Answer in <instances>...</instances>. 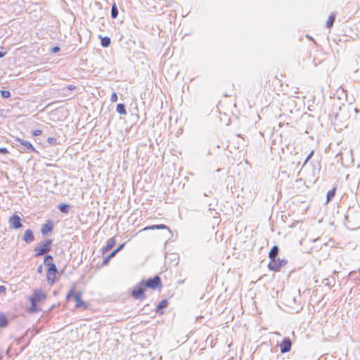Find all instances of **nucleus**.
Here are the masks:
<instances>
[{
	"label": "nucleus",
	"mask_w": 360,
	"mask_h": 360,
	"mask_svg": "<svg viewBox=\"0 0 360 360\" xmlns=\"http://www.w3.org/2000/svg\"><path fill=\"white\" fill-rule=\"evenodd\" d=\"M345 225L348 229L355 230L360 227V207H349L345 214Z\"/></svg>",
	"instance_id": "obj_1"
},
{
	"label": "nucleus",
	"mask_w": 360,
	"mask_h": 360,
	"mask_svg": "<svg viewBox=\"0 0 360 360\" xmlns=\"http://www.w3.org/2000/svg\"><path fill=\"white\" fill-rule=\"evenodd\" d=\"M46 299V295L41 289L34 290L32 295L29 298L30 306L28 309V311L31 314L40 311L41 309L37 305V304L44 302Z\"/></svg>",
	"instance_id": "obj_2"
},
{
	"label": "nucleus",
	"mask_w": 360,
	"mask_h": 360,
	"mask_svg": "<svg viewBox=\"0 0 360 360\" xmlns=\"http://www.w3.org/2000/svg\"><path fill=\"white\" fill-rule=\"evenodd\" d=\"M53 240L51 239H46L44 242L38 243L34 250V257H39L44 255H47L51 250V245Z\"/></svg>",
	"instance_id": "obj_3"
},
{
	"label": "nucleus",
	"mask_w": 360,
	"mask_h": 360,
	"mask_svg": "<svg viewBox=\"0 0 360 360\" xmlns=\"http://www.w3.org/2000/svg\"><path fill=\"white\" fill-rule=\"evenodd\" d=\"M17 146L19 148V150L21 152L24 153H38V151L35 149V148L32 146V144L20 138H16L15 139Z\"/></svg>",
	"instance_id": "obj_4"
},
{
	"label": "nucleus",
	"mask_w": 360,
	"mask_h": 360,
	"mask_svg": "<svg viewBox=\"0 0 360 360\" xmlns=\"http://www.w3.org/2000/svg\"><path fill=\"white\" fill-rule=\"evenodd\" d=\"M145 288L143 283L141 281L138 283L131 291V296L136 300H142L146 299V295H145Z\"/></svg>",
	"instance_id": "obj_5"
},
{
	"label": "nucleus",
	"mask_w": 360,
	"mask_h": 360,
	"mask_svg": "<svg viewBox=\"0 0 360 360\" xmlns=\"http://www.w3.org/2000/svg\"><path fill=\"white\" fill-rule=\"evenodd\" d=\"M141 282L143 283L145 288H150L153 290H155L162 286L161 278L159 276H155L153 278H149L146 281L143 280Z\"/></svg>",
	"instance_id": "obj_6"
},
{
	"label": "nucleus",
	"mask_w": 360,
	"mask_h": 360,
	"mask_svg": "<svg viewBox=\"0 0 360 360\" xmlns=\"http://www.w3.org/2000/svg\"><path fill=\"white\" fill-rule=\"evenodd\" d=\"M288 262L286 259L276 258L270 261L268 264V268L273 271H279L281 268L285 266Z\"/></svg>",
	"instance_id": "obj_7"
},
{
	"label": "nucleus",
	"mask_w": 360,
	"mask_h": 360,
	"mask_svg": "<svg viewBox=\"0 0 360 360\" xmlns=\"http://www.w3.org/2000/svg\"><path fill=\"white\" fill-rule=\"evenodd\" d=\"M58 272L56 264L48 267L46 271V280L49 285H51L55 283L56 275Z\"/></svg>",
	"instance_id": "obj_8"
},
{
	"label": "nucleus",
	"mask_w": 360,
	"mask_h": 360,
	"mask_svg": "<svg viewBox=\"0 0 360 360\" xmlns=\"http://www.w3.org/2000/svg\"><path fill=\"white\" fill-rule=\"evenodd\" d=\"M82 291H77L75 294V307L83 308L86 309L89 307V304L82 300Z\"/></svg>",
	"instance_id": "obj_9"
},
{
	"label": "nucleus",
	"mask_w": 360,
	"mask_h": 360,
	"mask_svg": "<svg viewBox=\"0 0 360 360\" xmlns=\"http://www.w3.org/2000/svg\"><path fill=\"white\" fill-rule=\"evenodd\" d=\"M21 221V218L18 214L12 215L8 219L10 228L13 229H20L22 226Z\"/></svg>",
	"instance_id": "obj_10"
},
{
	"label": "nucleus",
	"mask_w": 360,
	"mask_h": 360,
	"mask_svg": "<svg viewBox=\"0 0 360 360\" xmlns=\"http://www.w3.org/2000/svg\"><path fill=\"white\" fill-rule=\"evenodd\" d=\"M292 347V341L290 338H284L281 344H280V349L282 354H285L290 351Z\"/></svg>",
	"instance_id": "obj_11"
},
{
	"label": "nucleus",
	"mask_w": 360,
	"mask_h": 360,
	"mask_svg": "<svg viewBox=\"0 0 360 360\" xmlns=\"http://www.w3.org/2000/svg\"><path fill=\"white\" fill-rule=\"evenodd\" d=\"M54 224L53 222L49 219L46 221L45 224H44L41 229V233L43 236L47 235L49 232H51L53 229Z\"/></svg>",
	"instance_id": "obj_12"
},
{
	"label": "nucleus",
	"mask_w": 360,
	"mask_h": 360,
	"mask_svg": "<svg viewBox=\"0 0 360 360\" xmlns=\"http://www.w3.org/2000/svg\"><path fill=\"white\" fill-rule=\"evenodd\" d=\"M22 240L27 243H30L34 240L33 231L31 229H27L22 236Z\"/></svg>",
	"instance_id": "obj_13"
},
{
	"label": "nucleus",
	"mask_w": 360,
	"mask_h": 360,
	"mask_svg": "<svg viewBox=\"0 0 360 360\" xmlns=\"http://www.w3.org/2000/svg\"><path fill=\"white\" fill-rule=\"evenodd\" d=\"M116 244V240L114 237L110 238L108 240L107 244L103 247L102 248V252L103 254H105L108 252H109Z\"/></svg>",
	"instance_id": "obj_14"
},
{
	"label": "nucleus",
	"mask_w": 360,
	"mask_h": 360,
	"mask_svg": "<svg viewBox=\"0 0 360 360\" xmlns=\"http://www.w3.org/2000/svg\"><path fill=\"white\" fill-rule=\"evenodd\" d=\"M278 252V247L277 245H274L269 252V258L270 259V261L277 258Z\"/></svg>",
	"instance_id": "obj_15"
},
{
	"label": "nucleus",
	"mask_w": 360,
	"mask_h": 360,
	"mask_svg": "<svg viewBox=\"0 0 360 360\" xmlns=\"http://www.w3.org/2000/svg\"><path fill=\"white\" fill-rule=\"evenodd\" d=\"M168 305V301L167 300H162L157 306L156 307V313L162 314L163 311L162 309L166 308Z\"/></svg>",
	"instance_id": "obj_16"
},
{
	"label": "nucleus",
	"mask_w": 360,
	"mask_h": 360,
	"mask_svg": "<svg viewBox=\"0 0 360 360\" xmlns=\"http://www.w3.org/2000/svg\"><path fill=\"white\" fill-rule=\"evenodd\" d=\"M99 38L101 39V45L103 48H107V47H108L110 45L111 39H110V37H101L100 35Z\"/></svg>",
	"instance_id": "obj_17"
},
{
	"label": "nucleus",
	"mask_w": 360,
	"mask_h": 360,
	"mask_svg": "<svg viewBox=\"0 0 360 360\" xmlns=\"http://www.w3.org/2000/svg\"><path fill=\"white\" fill-rule=\"evenodd\" d=\"M322 283L325 286H328L329 288V289H330L333 286L335 285V279L334 277L325 278V279H323Z\"/></svg>",
	"instance_id": "obj_18"
},
{
	"label": "nucleus",
	"mask_w": 360,
	"mask_h": 360,
	"mask_svg": "<svg viewBox=\"0 0 360 360\" xmlns=\"http://www.w3.org/2000/svg\"><path fill=\"white\" fill-rule=\"evenodd\" d=\"M336 14L334 13H332L326 22V27L327 28L330 29L333 26L334 22L335 20Z\"/></svg>",
	"instance_id": "obj_19"
},
{
	"label": "nucleus",
	"mask_w": 360,
	"mask_h": 360,
	"mask_svg": "<svg viewBox=\"0 0 360 360\" xmlns=\"http://www.w3.org/2000/svg\"><path fill=\"white\" fill-rule=\"evenodd\" d=\"M53 258L51 255H46L44 259V264L48 267L55 265L53 262Z\"/></svg>",
	"instance_id": "obj_20"
},
{
	"label": "nucleus",
	"mask_w": 360,
	"mask_h": 360,
	"mask_svg": "<svg viewBox=\"0 0 360 360\" xmlns=\"http://www.w3.org/2000/svg\"><path fill=\"white\" fill-rule=\"evenodd\" d=\"M58 208L62 213L67 214L70 211V205L65 203H60L58 205Z\"/></svg>",
	"instance_id": "obj_21"
},
{
	"label": "nucleus",
	"mask_w": 360,
	"mask_h": 360,
	"mask_svg": "<svg viewBox=\"0 0 360 360\" xmlns=\"http://www.w3.org/2000/svg\"><path fill=\"white\" fill-rule=\"evenodd\" d=\"M153 229H168L169 231V229L167 226L165 224H157V225H152L146 227L143 230H153Z\"/></svg>",
	"instance_id": "obj_22"
},
{
	"label": "nucleus",
	"mask_w": 360,
	"mask_h": 360,
	"mask_svg": "<svg viewBox=\"0 0 360 360\" xmlns=\"http://www.w3.org/2000/svg\"><path fill=\"white\" fill-rule=\"evenodd\" d=\"M8 323V319L4 313H0V328H5Z\"/></svg>",
	"instance_id": "obj_23"
},
{
	"label": "nucleus",
	"mask_w": 360,
	"mask_h": 360,
	"mask_svg": "<svg viewBox=\"0 0 360 360\" xmlns=\"http://www.w3.org/2000/svg\"><path fill=\"white\" fill-rule=\"evenodd\" d=\"M336 190H337L336 187H333L332 189H330V191H328L327 195H326L327 202L331 201L332 199L335 197V193H336Z\"/></svg>",
	"instance_id": "obj_24"
},
{
	"label": "nucleus",
	"mask_w": 360,
	"mask_h": 360,
	"mask_svg": "<svg viewBox=\"0 0 360 360\" xmlns=\"http://www.w3.org/2000/svg\"><path fill=\"white\" fill-rule=\"evenodd\" d=\"M117 112L120 115H126V106L124 103H118L116 108Z\"/></svg>",
	"instance_id": "obj_25"
},
{
	"label": "nucleus",
	"mask_w": 360,
	"mask_h": 360,
	"mask_svg": "<svg viewBox=\"0 0 360 360\" xmlns=\"http://www.w3.org/2000/svg\"><path fill=\"white\" fill-rule=\"evenodd\" d=\"M119 13L118 8L115 3H114L111 8V18L112 19L117 18Z\"/></svg>",
	"instance_id": "obj_26"
},
{
	"label": "nucleus",
	"mask_w": 360,
	"mask_h": 360,
	"mask_svg": "<svg viewBox=\"0 0 360 360\" xmlns=\"http://www.w3.org/2000/svg\"><path fill=\"white\" fill-rule=\"evenodd\" d=\"M115 255V252L112 251L110 255H108L105 258H104L103 261V264L106 265L107 264H108L109 261Z\"/></svg>",
	"instance_id": "obj_27"
},
{
	"label": "nucleus",
	"mask_w": 360,
	"mask_h": 360,
	"mask_svg": "<svg viewBox=\"0 0 360 360\" xmlns=\"http://www.w3.org/2000/svg\"><path fill=\"white\" fill-rule=\"evenodd\" d=\"M75 285H74L70 290H69L68 293L66 295V300H69L72 297H75Z\"/></svg>",
	"instance_id": "obj_28"
},
{
	"label": "nucleus",
	"mask_w": 360,
	"mask_h": 360,
	"mask_svg": "<svg viewBox=\"0 0 360 360\" xmlns=\"http://www.w3.org/2000/svg\"><path fill=\"white\" fill-rule=\"evenodd\" d=\"M0 94L3 98H8L11 96V92L8 90H1Z\"/></svg>",
	"instance_id": "obj_29"
},
{
	"label": "nucleus",
	"mask_w": 360,
	"mask_h": 360,
	"mask_svg": "<svg viewBox=\"0 0 360 360\" xmlns=\"http://www.w3.org/2000/svg\"><path fill=\"white\" fill-rule=\"evenodd\" d=\"M47 142L51 145V146H54L57 143V139L56 138H53V137H49L47 139Z\"/></svg>",
	"instance_id": "obj_30"
},
{
	"label": "nucleus",
	"mask_w": 360,
	"mask_h": 360,
	"mask_svg": "<svg viewBox=\"0 0 360 360\" xmlns=\"http://www.w3.org/2000/svg\"><path fill=\"white\" fill-rule=\"evenodd\" d=\"M314 150H311L310 152V153L307 155V158L305 159L304 163H303V165H302V167L307 163V162L312 158V156L314 155Z\"/></svg>",
	"instance_id": "obj_31"
},
{
	"label": "nucleus",
	"mask_w": 360,
	"mask_h": 360,
	"mask_svg": "<svg viewBox=\"0 0 360 360\" xmlns=\"http://www.w3.org/2000/svg\"><path fill=\"white\" fill-rule=\"evenodd\" d=\"M117 99H118V97H117V94L115 92H113L110 97V101L112 103H115L117 101Z\"/></svg>",
	"instance_id": "obj_32"
},
{
	"label": "nucleus",
	"mask_w": 360,
	"mask_h": 360,
	"mask_svg": "<svg viewBox=\"0 0 360 360\" xmlns=\"http://www.w3.org/2000/svg\"><path fill=\"white\" fill-rule=\"evenodd\" d=\"M125 245V243H122L121 245H120L115 250H114L113 251L115 252V254L117 255L120 250H122L123 249V248L124 247Z\"/></svg>",
	"instance_id": "obj_33"
},
{
	"label": "nucleus",
	"mask_w": 360,
	"mask_h": 360,
	"mask_svg": "<svg viewBox=\"0 0 360 360\" xmlns=\"http://www.w3.org/2000/svg\"><path fill=\"white\" fill-rule=\"evenodd\" d=\"M42 134V131L41 129H37V130H34L32 131V135L34 136H40L41 134Z\"/></svg>",
	"instance_id": "obj_34"
},
{
	"label": "nucleus",
	"mask_w": 360,
	"mask_h": 360,
	"mask_svg": "<svg viewBox=\"0 0 360 360\" xmlns=\"http://www.w3.org/2000/svg\"><path fill=\"white\" fill-rule=\"evenodd\" d=\"M60 48L58 46H55L51 49L52 53H56L60 51Z\"/></svg>",
	"instance_id": "obj_35"
},
{
	"label": "nucleus",
	"mask_w": 360,
	"mask_h": 360,
	"mask_svg": "<svg viewBox=\"0 0 360 360\" xmlns=\"http://www.w3.org/2000/svg\"><path fill=\"white\" fill-rule=\"evenodd\" d=\"M0 153L1 154H8V150L6 148H0Z\"/></svg>",
	"instance_id": "obj_36"
},
{
	"label": "nucleus",
	"mask_w": 360,
	"mask_h": 360,
	"mask_svg": "<svg viewBox=\"0 0 360 360\" xmlns=\"http://www.w3.org/2000/svg\"><path fill=\"white\" fill-rule=\"evenodd\" d=\"M37 272L38 274H42V272H43V265L42 264H40L38 266V267L37 269Z\"/></svg>",
	"instance_id": "obj_37"
},
{
	"label": "nucleus",
	"mask_w": 360,
	"mask_h": 360,
	"mask_svg": "<svg viewBox=\"0 0 360 360\" xmlns=\"http://www.w3.org/2000/svg\"><path fill=\"white\" fill-rule=\"evenodd\" d=\"M6 287L4 285H0V294L6 291Z\"/></svg>",
	"instance_id": "obj_38"
},
{
	"label": "nucleus",
	"mask_w": 360,
	"mask_h": 360,
	"mask_svg": "<svg viewBox=\"0 0 360 360\" xmlns=\"http://www.w3.org/2000/svg\"><path fill=\"white\" fill-rule=\"evenodd\" d=\"M75 88H76L75 86L72 85V84L68 86V89H69V90H74V89H75Z\"/></svg>",
	"instance_id": "obj_39"
},
{
	"label": "nucleus",
	"mask_w": 360,
	"mask_h": 360,
	"mask_svg": "<svg viewBox=\"0 0 360 360\" xmlns=\"http://www.w3.org/2000/svg\"><path fill=\"white\" fill-rule=\"evenodd\" d=\"M6 55V52L0 51V58H3Z\"/></svg>",
	"instance_id": "obj_40"
},
{
	"label": "nucleus",
	"mask_w": 360,
	"mask_h": 360,
	"mask_svg": "<svg viewBox=\"0 0 360 360\" xmlns=\"http://www.w3.org/2000/svg\"><path fill=\"white\" fill-rule=\"evenodd\" d=\"M354 110H355L356 113H358V112H359V110H358V108H354Z\"/></svg>",
	"instance_id": "obj_41"
},
{
	"label": "nucleus",
	"mask_w": 360,
	"mask_h": 360,
	"mask_svg": "<svg viewBox=\"0 0 360 360\" xmlns=\"http://www.w3.org/2000/svg\"><path fill=\"white\" fill-rule=\"evenodd\" d=\"M204 195H205V196H208V195H208V193H204Z\"/></svg>",
	"instance_id": "obj_42"
},
{
	"label": "nucleus",
	"mask_w": 360,
	"mask_h": 360,
	"mask_svg": "<svg viewBox=\"0 0 360 360\" xmlns=\"http://www.w3.org/2000/svg\"><path fill=\"white\" fill-rule=\"evenodd\" d=\"M2 359H3V355L0 354V360H2Z\"/></svg>",
	"instance_id": "obj_43"
}]
</instances>
